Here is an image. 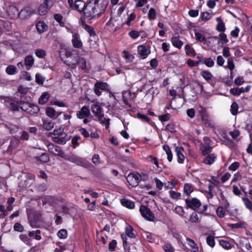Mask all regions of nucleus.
I'll return each mask as SVG.
<instances>
[{
    "label": "nucleus",
    "mask_w": 252,
    "mask_h": 252,
    "mask_svg": "<svg viewBox=\"0 0 252 252\" xmlns=\"http://www.w3.org/2000/svg\"><path fill=\"white\" fill-rule=\"evenodd\" d=\"M106 5V3L104 0H88L85 11V17L89 19H92L98 17L104 12Z\"/></svg>",
    "instance_id": "obj_1"
},
{
    "label": "nucleus",
    "mask_w": 252,
    "mask_h": 252,
    "mask_svg": "<svg viewBox=\"0 0 252 252\" xmlns=\"http://www.w3.org/2000/svg\"><path fill=\"white\" fill-rule=\"evenodd\" d=\"M53 141L60 144H64L68 140L66 134L63 132V129L60 128L55 129L50 134Z\"/></svg>",
    "instance_id": "obj_2"
},
{
    "label": "nucleus",
    "mask_w": 252,
    "mask_h": 252,
    "mask_svg": "<svg viewBox=\"0 0 252 252\" xmlns=\"http://www.w3.org/2000/svg\"><path fill=\"white\" fill-rule=\"evenodd\" d=\"M17 103L19 104L21 110L30 115L37 114L39 111V108L36 105L30 103L24 100L18 101Z\"/></svg>",
    "instance_id": "obj_3"
},
{
    "label": "nucleus",
    "mask_w": 252,
    "mask_h": 252,
    "mask_svg": "<svg viewBox=\"0 0 252 252\" xmlns=\"http://www.w3.org/2000/svg\"><path fill=\"white\" fill-rule=\"evenodd\" d=\"M126 234H122L121 236L123 242V246L126 252H128L129 251V247L128 246L126 236L130 238H134L135 237V235L133 233V228L128 225L126 228L125 229Z\"/></svg>",
    "instance_id": "obj_4"
},
{
    "label": "nucleus",
    "mask_w": 252,
    "mask_h": 252,
    "mask_svg": "<svg viewBox=\"0 0 252 252\" xmlns=\"http://www.w3.org/2000/svg\"><path fill=\"white\" fill-rule=\"evenodd\" d=\"M91 110L95 117H97L99 121L106 125H109V119H105L102 114V108L97 104L92 105Z\"/></svg>",
    "instance_id": "obj_5"
},
{
    "label": "nucleus",
    "mask_w": 252,
    "mask_h": 252,
    "mask_svg": "<svg viewBox=\"0 0 252 252\" xmlns=\"http://www.w3.org/2000/svg\"><path fill=\"white\" fill-rule=\"evenodd\" d=\"M94 90L97 96H100L103 91L109 90V85L106 83L97 81L94 85Z\"/></svg>",
    "instance_id": "obj_6"
},
{
    "label": "nucleus",
    "mask_w": 252,
    "mask_h": 252,
    "mask_svg": "<svg viewBox=\"0 0 252 252\" xmlns=\"http://www.w3.org/2000/svg\"><path fill=\"white\" fill-rule=\"evenodd\" d=\"M142 216L149 221H153L155 218L154 214L149 208L144 205H141L139 209Z\"/></svg>",
    "instance_id": "obj_7"
},
{
    "label": "nucleus",
    "mask_w": 252,
    "mask_h": 252,
    "mask_svg": "<svg viewBox=\"0 0 252 252\" xmlns=\"http://www.w3.org/2000/svg\"><path fill=\"white\" fill-rule=\"evenodd\" d=\"M48 150L50 153L54 155L65 158L64 153L62 151L61 148L57 145H55L52 143H50L48 145Z\"/></svg>",
    "instance_id": "obj_8"
},
{
    "label": "nucleus",
    "mask_w": 252,
    "mask_h": 252,
    "mask_svg": "<svg viewBox=\"0 0 252 252\" xmlns=\"http://www.w3.org/2000/svg\"><path fill=\"white\" fill-rule=\"evenodd\" d=\"M141 176L139 174L130 173L126 177V180L129 184L132 187H136L141 180Z\"/></svg>",
    "instance_id": "obj_9"
},
{
    "label": "nucleus",
    "mask_w": 252,
    "mask_h": 252,
    "mask_svg": "<svg viewBox=\"0 0 252 252\" xmlns=\"http://www.w3.org/2000/svg\"><path fill=\"white\" fill-rule=\"evenodd\" d=\"M52 5L50 0H44L43 3L40 4L38 8V12L40 15H45Z\"/></svg>",
    "instance_id": "obj_10"
},
{
    "label": "nucleus",
    "mask_w": 252,
    "mask_h": 252,
    "mask_svg": "<svg viewBox=\"0 0 252 252\" xmlns=\"http://www.w3.org/2000/svg\"><path fill=\"white\" fill-rule=\"evenodd\" d=\"M86 6L87 2L85 3L82 0H76L74 1V7L73 9L77 10L80 13L84 12V13L85 14Z\"/></svg>",
    "instance_id": "obj_11"
},
{
    "label": "nucleus",
    "mask_w": 252,
    "mask_h": 252,
    "mask_svg": "<svg viewBox=\"0 0 252 252\" xmlns=\"http://www.w3.org/2000/svg\"><path fill=\"white\" fill-rule=\"evenodd\" d=\"M19 10L15 5H10L7 9V13L11 19H16L19 17Z\"/></svg>",
    "instance_id": "obj_12"
},
{
    "label": "nucleus",
    "mask_w": 252,
    "mask_h": 252,
    "mask_svg": "<svg viewBox=\"0 0 252 252\" xmlns=\"http://www.w3.org/2000/svg\"><path fill=\"white\" fill-rule=\"evenodd\" d=\"M90 114V111L89 108L86 106H84L80 111L77 112L76 116L78 119H82L89 116Z\"/></svg>",
    "instance_id": "obj_13"
},
{
    "label": "nucleus",
    "mask_w": 252,
    "mask_h": 252,
    "mask_svg": "<svg viewBox=\"0 0 252 252\" xmlns=\"http://www.w3.org/2000/svg\"><path fill=\"white\" fill-rule=\"evenodd\" d=\"M137 49L138 54L142 59H146L150 53V49L144 45H139Z\"/></svg>",
    "instance_id": "obj_14"
},
{
    "label": "nucleus",
    "mask_w": 252,
    "mask_h": 252,
    "mask_svg": "<svg viewBox=\"0 0 252 252\" xmlns=\"http://www.w3.org/2000/svg\"><path fill=\"white\" fill-rule=\"evenodd\" d=\"M135 97V94L131 93L129 91L125 92L123 95L124 102L128 107H131V104L129 103V101L133 99Z\"/></svg>",
    "instance_id": "obj_15"
},
{
    "label": "nucleus",
    "mask_w": 252,
    "mask_h": 252,
    "mask_svg": "<svg viewBox=\"0 0 252 252\" xmlns=\"http://www.w3.org/2000/svg\"><path fill=\"white\" fill-rule=\"evenodd\" d=\"M32 14V11L30 7H26L22 9L19 13V17L21 19L29 18Z\"/></svg>",
    "instance_id": "obj_16"
},
{
    "label": "nucleus",
    "mask_w": 252,
    "mask_h": 252,
    "mask_svg": "<svg viewBox=\"0 0 252 252\" xmlns=\"http://www.w3.org/2000/svg\"><path fill=\"white\" fill-rule=\"evenodd\" d=\"M71 41L74 47L80 48L82 47L83 44L78 34L75 33L73 34Z\"/></svg>",
    "instance_id": "obj_17"
},
{
    "label": "nucleus",
    "mask_w": 252,
    "mask_h": 252,
    "mask_svg": "<svg viewBox=\"0 0 252 252\" xmlns=\"http://www.w3.org/2000/svg\"><path fill=\"white\" fill-rule=\"evenodd\" d=\"M36 28L39 33H42L48 30L47 25L43 21H39L36 24Z\"/></svg>",
    "instance_id": "obj_18"
},
{
    "label": "nucleus",
    "mask_w": 252,
    "mask_h": 252,
    "mask_svg": "<svg viewBox=\"0 0 252 252\" xmlns=\"http://www.w3.org/2000/svg\"><path fill=\"white\" fill-rule=\"evenodd\" d=\"M201 205L200 201L196 198H192L190 200V209L196 210Z\"/></svg>",
    "instance_id": "obj_19"
},
{
    "label": "nucleus",
    "mask_w": 252,
    "mask_h": 252,
    "mask_svg": "<svg viewBox=\"0 0 252 252\" xmlns=\"http://www.w3.org/2000/svg\"><path fill=\"white\" fill-rule=\"evenodd\" d=\"M42 122V127L46 130H51L54 127L55 123L50 120L43 119Z\"/></svg>",
    "instance_id": "obj_20"
},
{
    "label": "nucleus",
    "mask_w": 252,
    "mask_h": 252,
    "mask_svg": "<svg viewBox=\"0 0 252 252\" xmlns=\"http://www.w3.org/2000/svg\"><path fill=\"white\" fill-rule=\"evenodd\" d=\"M34 59L31 55H28L25 57L24 59L25 65L27 66V69H29L34 64Z\"/></svg>",
    "instance_id": "obj_21"
},
{
    "label": "nucleus",
    "mask_w": 252,
    "mask_h": 252,
    "mask_svg": "<svg viewBox=\"0 0 252 252\" xmlns=\"http://www.w3.org/2000/svg\"><path fill=\"white\" fill-rule=\"evenodd\" d=\"M183 148L181 147H176L175 148V152L178 157V161L180 163L183 162L185 159V157L183 154Z\"/></svg>",
    "instance_id": "obj_22"
},
{
    "label": "nucleus",
    "mask_w": 252,
    "mask_h": 252,
    "mask_svg": "<svg viewBox=\"0 0 252 252\" xmlns=\"http://www.w3.org/2000/svg\"><path fill=\"white\" fill-rule=\"evenodd\" d=\"M122 205L128 209H132L135 207V204L133 202L127 199H122L121 200Z\"/></svg>",
    "instance_id": "obj_23"
},
{
    "label": "nucleus",
    "mask_w": 252,
    "mask_h": 252,
    "mask_svg": "<svg viewBox=\"0 0 252 252\" xmlns=\"http://www.w3.org/2000/svg\"><path fill=\"white\" fill-rule=\"evenodd\" d=\"M34 158L41 163H46L50 160V158L46 153H42L39 156H35L34 157Z\"/></svg>",
    "instance_id": "obj_24"
},
{
    "label": "nucleus",
    "mask_w": 252,
    "mask_h": 252,
    "mask_svg": "<svg viewBox=\"0 0 252 252\" xmlns=\"http://www.w3.org/2000/svg\"><path fill=\"white\" fill-rule=\"evenodd\" d=\"M50 97V94L47 92L43 93L39 98L38 102L40 104H45Z\"/></svg>",
    "instance_id": "obj_25"
},
{
    "label": "nucleus",
    "mask_w": 252,
    "mask_h": 252,
    "mask_svg": "<svg viewBox=\"0 0 252 252\" xmlns=\"http://www.w3.org/2000/svg\"><path fill=\"white\" fill-rule=\"evenodd\" d=\"M201 115L202 121L204 125L208 126H211L212 124L211 123V120L208 115L205 113V111H201Z\"/></svg>",
    "instance_id": "obj_26"
},
{
    "label": "nucleus",
    "mask_w": 252,
    "mask_h": 252,
    "mask_svg": "<svg viewBox=\"0 0 252 252\" xmlns=\"http://www.w3.org/2000/svg\"><path fill=\"white\" fill-rule=\"evenodd\" d=\"M213 147L209 146V145L202 144L200 147L202 154L204 156L207 155L211 153Z\"/></svg>",
    "instance_id": "obj_27"
},
{
    "label": "nucleus",
    "mask_w": 252,
    "mask_h": 252,
    "mask_svg": "<svg viewBox=\"0 0 252 252\" xmlns=\"http://www.w3.org/2000/svg\"><path fill=\"white\" fill-rule=\"evenodd\" d=\"M216 158V157L214 154H210L204 158L203 162L205 164L210 165L212 164L214 162Z\"/></svg>",
    "instance_id": "obj_28"
},
{
    "label": "nucleus",
    "mask_w": 252,
    "mask_h": 252,
    "mask_svg": "<svg viewBox=\"0 0 252 252\" xmlns=\"http://www.w3.org/2000/svg\"><path fill=\"white\" fill-rule=\"evenodd\" d=\"M200 74L203 77V78L208 82L211 81L213 77V75L212 74V73L207 70L202 71L200 73Z\"/></svg>",
    "instance_id": "obj_29"
},
{
    "label": "nucleus",
    "mask_w": 252,
    "mask_h": 252,
    "mask_svg": "<svg viewBox=\"0 0 252 252\" xmlns=\"http://www.w3.org/2000/svg\"><path fill=\"white\" fill-rule=\"evenodd\" d=\"M5 72L8 75H14L17 72V67L13 65H9L6 68Z\"/></svg>",
    "instance_id": "obj_30"
},
{
    "label": "nucleus",
    "mask_w": 252,
    "mask_h": 252,
    "mask_svg": "<svg viewBox=\"0 0 252 252\" xmlns=\"http://www.w3.org/2000/svg\"><path fill=\"white\" fill-rule=\"evenodd\" d=\"M194 35L195 39L199 42L205 43L206 42V39L205 36L201 33L194 30Z\"/></svg>",
    "instance_id": "obj_31"
},
{
    "label": "nucleus",
    "mask_w": 252,
    "mask_h": 252,
    "mask_svg": "<svg viewBox=\"0 0 252 252\" xmlns=\"http://www.w3.org/2000/svg\"><path fill=\"white\" fill-rule=\"evenodd\" d=\"M23 96H21L20 100L17 99L16 101V103L15 102H10V108L14 111H19V109H20V107L19 104L17 103L18 101H20L21 100H23Z\"/></svg>",
    "instance_id": "obj_32"
},
{
    "label": "nucleus",
    "mask_w": 252,
    "mask_h": 252,
    "mask_svg": "<svg viewBox=\"0 0 252 252\" xmlns=\"http://www.w3.org/2000/svg\"><path fill=\"white\" fill-rule=\"evenodd\" d=\"M229 226L231 228H245L247 224L244 221H240L236 223L231 224Z\"/></svg>",
    "instance_id": "obj_33"
},
{
    "label": "nucleus",
    "mask_w": 252,
    "mask_h": 252,
    "mask_svg": "<svg viewBox=\"0 0 252 252\" xmlns=\"http://www.w3.org/2000/svg\"><path fill=\"white\" fill-rule=\"evenodd\" d=\"M56 111L51 107H47L46 109V114L51 118H53L56 115Z\"/></svg>",
    "instance_id": "obj_34"
},
{
    "label": "nucleus",
    "mask_w": 252,
    "mask_h": 252,
    "mask_svg": "<svg viewBox=\"0 0 252 252\" xmlns=\"http://www.w3.org/2000/svg\"><path fill=\"white\" fill-rule=\"evenodd\" d=\"M35 55L39 58H43L46 56V51L43 49H37L34 51Z\"/></svg>",
    "instance_id": "obj_35"
},
{
    "label": "nucleus",
    "mask_w": 252,
    "mask_h": 252,
    "mask_svg": "<svg viewBox=\"0 0 252 252\" xmlns=\"http://www.w3.org/2000/svg\"><path fill=\"white\" fill-rule=\"evenodd\" d=\"M171 41L173 45L178 48H181L183 45V42L176 37L172 38Z\"/></svg>",
    "instance_id": "obj_36"
},
{
    "label": "nucleus",
    "mask_w": 252,
    "mask_h": 252,
    "mask_svg": "<svg viewBox=\"0 0 252 252\" xmlns=\"http://www.w3.org/2000/svg\"><path fill=\"white\" fill-rule=\"evenodd\" d=\"M82 69H85L86 68V60L82 58H79L77 60L76 63Z\"/></svg>",
    "instance_id": "obj_37"
},
{
    "label": "nucleus",
    "mask_w": 252,
    "mask_h": 252,
    "mask_svg": "<svg viewBox=\"0 0 252 252\" xmlns=\"http://www.w3.org/2000/svg\"><path fill=\"white\" fill-rule=\"evenodd\" d=\"M83 27L86 31H87L89 32L91 36H93L95 35L94 28L91 26H90L87 24H83Z\"/></svg>",
    "instance_id": "obj_38"
},
{
    "label": "nucleus",
    "mask_w": 252,
    "mask_h": 252,
    "mask_svg": "<svg viewBox=\"0 0 252 252\" xmlns=\"http://www.w3.org/2000/svg\"><path fill=\"white\" fill-rule=\"evenodd\" d=\"M216 213L220 218H223L225 215V211L222 206H219L216 210Z\"/></svg>",
    "instance_id": "obj_39"
},
{
    "label": "nucleus",
    "mask_w": 252,
    "mask_h": 252,
    "mask_svg": "<svg viewBox=\"0 0 252 252\" xmlns=\"http://www.w3.org/2000/svg\"><path fill=\"white\" fill-rule=\"evenodd\" d=\"M206 241L207 244L209 246H210L212 248L214 247L215 245V242L213 236H212V235H209L208 236H207L206 238Z\"/></svg>",
    "instance_id": "obj_40"
},
{
    "label": "nucleus",
    "mask_w": 252,
    "mask_h": 252,
    "mask_svg": "<svg viewBox=\"0 0 252 252\" xmlns=\"http://www.w3.org/2000/svg\"><path fill=\"white\" fill-rule=\"evenodd\" d=\"M238 106L236 102H234L231 105V112L233 115H236L238 113Z\"/></svg>",
    "instance_id": "obj_41"
},
{
    "label": "nucleus",
    "mask_w": 252,
    "mask_h": 252,
    "mask_svg": "<svg viewBox=\"0 0 252 252\" xmlns=\"http://www.w3.org/2000/svg\"><path fill=\"white\" fill-rule=\"evenodd\" d=\"M190 251L193 252H196L198 251V247L195 242L190 239Z\"/></svg>",
    "instance_id": "obj_42"
},
{
    "label": "nucleus",
    "mask_w": 252,
    "mask_h": 252,
    "mask_svg": "<svg viewBox=\"0 0 252 252\" xmlns=\"http://www.w3.org/2000/svg\"><path fill=\"white\" fill-rule=\"evenodd\" d=\"M64 158L74 163H78L80 161V158L74 156L67 157L65 155V158Z\"/></svg>",
    "instance_id": "obj_43"
},
{
    "label": "nucleus",
    "mask_w": 252,
    "mask_h": 252,
    "mask_svg": "<svg viewBox=\"0 0 252 252\" xmlns=\"http://www.w3.org/2000/svg\"><path fill=\"white\" fill-rule=\"evenodd\" d=\"M220 198L221 199L222 204L223 205V206L225 208H228L229 207V204L228 202L227 199H226V198L224 196V195L223 193H222V192H221L220 193Z\"/></svg>",
    "instance_id": "obj_44"
},
{
    "label": "nucleus",
    "mask_w": 252,
    "mask_h": 252,
    "mask_svg": "<svg viewBox=\"0 0 252 252\" xmlns=\"http://www.w3.org/2000/svg\"><path fill=\"white\" fill-rule=\"evenodd\" d=\"M57 235L61 239H65L67 236V233L66 230L61 229L58 231Z\"/></svg>",
    "instance_id": "obj_45"
},
{
    "label": "nucleus",
    "mask_w": 252,
    "mask_h": 252,
    "mask_svg": "<svg viewBox=\"0 0 252 252\" xmlns=\"http://www.w3.org/2000/svg\"><path fill=\"white\" fill-rule=\"evenodd\" d=\"M244 177L245 176L243 175V173H242L241 171H239L234 175L233 181L235 182L238 180H240L243 177Z\"/></svg>",
    "instance_id": "obj_46"
},
{
    "label": "nucleus",
    "mask_w": 252,
    "mask_h": 252,
    "mask_svg": "<svg viewBox=\"0 0 252 252\" xmlns=\"http://www.w3.org/2000/svg\"><path fill=\"white\" fill-rule=\"evenodd\" d=\"M29 220L30 222V224L31 227L33 228H36L39 226V223L38 221L36 220L35 219H32L31 218H29Z\"/></svg>",
    "instance_id": "obj_47"
},
{
    "label": "nucleus",
    "mask_w": 252,
    "mask_h": 252,
    "mask_svg": "<svg viewBox=\"0 0 252 252\" xmlns=\"http://www.w3.org/2000/svg\"><path fill=\"white\" fill-rule=\"evenodd\" d=\"M204 63L208 67H211L214 65V62L212 59L209 58L204 61Z\"/></svg>",
    "instance_id": "obj_48"
},
{
    "label": "nucleus",
    "mask_w": 252,
    "mask_h": 252,
    "mask_svg": "<svg viewBox=\"0 0 252 252\" xmlns=\"http://www.w3.org/2000/svg\"><path fill=\"white\" fill-rule=\"evenodd\" d=\"M148 18L150 20H154L156 18V13L154 8L150 9L148 13Z\"/></svg>",
    "instance_id": "obj_49"
},
{
    "label": "nucleus",
    "mask_w": 252,
    "mask_h": 252,
    "mask_svg": "<svg viewBox=\"0 0 252 252\" xmlns=\"http://www.w3.org/2000/svg\"><path fill=\"white\" fill-rule=\"evenodd\" d=\"M211 15L208 12H203L201 14V18L202 21H208L211 18Z\"/></svg>",
    "instance_id": "obj_50"
},
{
    "label": "nucleus",
    "mask_w": 252,
    "mask_h": 252,
    "mask_svg": "<svg viewBox=\"0 0 252 252\" xmlns=\"http://www.w3.org/2000/svg\"><path fill=\"white\" fill-rule=\"evenodd\" d=\"M216 29L218 31L220 32H224L225 30V24L223 22H220L217 25Z\"/></svg>",
    "instance_id": "obj_51"
},
{
    "label": "nucleus",
    "mask_w": 252,
    "mask_h": 252,
    "mask_svg": "<svg viewBox=\"0 0 252 252\" xmlns=\"http://www.w3.org/2000/svg\"><path fill=\"white\" fill-rule=\"evenodd\" d=\"M44 81V78L39 73L35 75V82L38 84H42Z\"/></svg>",
    "instance_id": "obj_52"
},
{
    "label": "nucleus",
    "mask_w": 252,
    "mask_h": 252,
    "mask_svg": "<svg viewBox=\"0 0 252 252\" xmlns=\"http://www.w3.org/2000/svg\"><path fill=\"white\" fill-rule=\"evenodd\" d=\"M145 234L146 239L149 242H154L156 238L154 234L149 232H146Z\"/></svg>",
    "instance_id": "obj_53"
},
{
    "label": "nucleus",
    "mask_w": 252,
    "mask_h": 252,
    "mask_svg": "<svg viewBox=\"0 0 252 252\" xmlns=\"http://www.w3.org/2000/svg\"><path fill=\"white\" fill-rule=\"evenodd\" d=\"M242 199L246 207L251 210L252 209V203L251 201L248 198L246 197L243 198Z\"/></svg>",
    "instance_id": "obj_54"
},
{
    "label": "nucleus",
    "mask_w": 252,
    "mask_h": 252,
    "mask_svg": "<svg viewBox=\"0 0 252 252\" xmlns=\"http://www.w3.org/2000/svg\"><path fill=\"white\" fill-rule=\"evenodd\" d=\"M123 57L126 59H127L129 62H132L134 59L133 56L129 54V53L126 51H124L123 52Z\"/></svg>",
    "instance_id": "obj_55"
},
{
    "label": "nucleus",
    "mask_w": 252,
    "mask_h": 252,
    "mask_svg": "<svg viewBox=\"0 0 252 252\" xmlns=\"http://www.w3.org/2000/svg\"><path fill=\"white\" fill-rule=\"evenodd\" d=\"M190 221L193 222H198L199 221V218L196 212H193L190 216Z\"/></svg>",
    "instance_id": "obj_56"
},
{
    "label": "nucleus",
    "mask_w": 252,
    "mask_h": 252,
    "mask_svg": "<svg viewBox=\"0 0 252 252\" xmlns=\"http://www.w3.org/2000/svg\"><path fill=\"white\" fill-rule=\"evenodd\" d=\"M240 166V164L238 162H234L232 163L228 167V169L231 171L236 170Z\"/></svg>",
    "instance_id": "obj_57"
},
{
    "label": "nucleus",
    "mask_w": 252,
    "mask_h": 252,
    "mask_svg": "<svg viewBox=\"0 0 252 252\" xmlns=\"http://www.w3.org/2000/svg\"><path fill=\"white\" fill-rule=\"evenodd\" d=\"M136 17V15L134 13H131L127 17L126 22V24L128 26H130L131 24V21H133Z\"/></svg>",
    "instance_id": "obj_58"
},
{
    "label": "nucleus",
    "mask_w": 252,
    "mask_h": 252,
    "mask_svg": "<svg viewBox=\"0 0 252 252\" xmlns=\"http://www.w3.org/2000/svg\"><path fill=\"white\" fill-rule=\"evenodd\" d=\"M220 244L222 247L225 249H229L231 247V244L229 242L225 240H220Z\"/></svg>",
    "instance_id": "obj_59"
},
{
    "label": "nucleus",
    "mask_w": 252,
    "mask_h": 252,
    "mask_svg": "<svg viewBox=\"0 0 252 252\" xmlns=\"http://www.w3.org/2000/svg\"><path fill=\"white\" fill-rule=\"evenodd\" d=\"M55 20L60 24V25L63 26V23L62 22L63 19V16L60 14H56L54 16Z\"/></svg>",
    "instance_id": "obj_60"
},
{
    "label": "nucleus",
    "mask_w": 252,
    "mask_h": 252,
    "mask_svg": "<svg viewBox=\"0 0 252 252\" xmlns=\"http://www.w3.org/2000/svg\"><path fill=\"white\" fill-rule=\"evenodd\" d=\"M229 134L233 139H236L240 135V132L239 130L235 129L229 132Z\"/></svg>",
    "instance_id": "obj_61"
},
{
    "label": "nucleus",
    "mask_w": 252,
    "mask_h": 252,
    "mask_svg": "<svg viewBox=\"0 0 252 252\" xmlns=\"http://www.w3.org/2000/svg\"><path fill=\"white\" fill-rule=\"evenodd\" d=\"M14 229L16 231L22 232L24 230V227L20 223L17 222L14 224Z\"/></svg>",
    "instance_id": "obj_62"
},
{
    "label": "nucleus",
    "mask_w": 252,
    "mask_h": 252,
    "mask_svg": "<svg viewBox=\"0 0 252 252\" xmlns=\"http://www.w3.org/2000/svg\"><path fill=\"white\" fill-rule=\"evenodd\" d=\"M129 36L133 39L137 38L139 36V33L137 31H132L129 32Z\"/></svg>",
    "instance_id": "obj_63"
},
{
    "label": "nucleus",
    "mask_w": 252,
    "mask_h": 252,
    "mask_svg": "<svg viewBox=\"0 0 252 252\" xmlns=\"http://www.w3.org/2000/svg\"><path fill=\"white\" fill-rule=\"evenodd\" d=\"M219 38L224 43H226L228 42V39L227 38L226 35L221 32L219 34Z\"/></svg>",
    "instance_id": "obj_64"
}]
</instances>
